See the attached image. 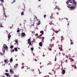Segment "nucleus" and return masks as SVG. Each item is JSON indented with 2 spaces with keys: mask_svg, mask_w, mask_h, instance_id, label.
<instances>
[{
  "mask_svg": "<svg viewBox=\"0 0 77 77\" xmlns=\"http://www.w3.org/2000/svg\"><path fill=\"white\" fill-rule=\"evenodd\" d=\"M68 8H70L71 10H73L77 6V2L75 0H68L66 2Z\"/></svg>",
  "mask_w": 77,
  "mask_h": 77,
  "instance_id": "obj_1",
  "label": "nucleus"
},
{
  "mask_svg": "<svg viewBox=\"0 0 77 77\" xmlns=\"http://www.w3.org/2000/svg\"><path fill=\"white\" fill-rule=\"evenodd\" d=\"M3 15L4 16H2L0 18V19L1 20H5L6 19V18H7V16L6 14V13H4Z\"/></svg>",
  "mask_w": 77,
  "mask_h": 77,
  "instance_id": "obj_2",
  "label": "nucleus"
},
{
  "mask_svg": "<svg viewBox=\"0 0 77 77\" xmlns=\"http://www.w3.org/2000/svg\"><path fill=\"white\" fill-rule=\"evenodd\" d=\"M30 40H31V38H29L28 39L27 44H29V46L28 47V48H29V46L32 45V42H30Z\"/></svg>",
  "mask_w": 77,
  "mask_h": 77,
  "instance_id": "obj_3",
  "label": "nucleus"
},
{
  "mask_svg": "<svg viewBox=\"0 0 77 77\" xmlns=\"http://www.w3.org/2000/svg\"><path fill=\"white\" fill-rule=\"evenodd\" d=\"M3 47L4 48V49L3 50V52H4V51H5V50L8 49V46H7V45H6L5 44L4 45Z\"/></svg>",
  "mask_w": 77,
  "mask_h": 77,
  "instance_id": "obj_4",
  "label": "nucleus"
},
{
  "mask_svg": "<svg viewBox=\"0 0 77 77\" xmlns=\"http://www.w3.org/2000/svg\"><path fill=\"white\" fill-rule=\"evenodd\" d=\"M26 35L25 32H22L21 34V36L22 37H24V36H26Z\"/></svg>",
  "mask_w": 77,
  "mask_h": 77,
  "instance_id": "obj_5",
  "label": "nucleus"
},
{
  "mask_svg": "<svg viewBox=\"0 0 77 77\" xmlns=\"http://www.w3.org/2000/svg\"><path fill=\"white\" fill-rule=\"evenodd\" d=\"M62 45H59V49H60V51H62Z\"/></svg>",
  "mask_w": 77,
  "mask_h": 77,
  "instance_id": "obj_6",
  "label": "nucleus"
},
{
  "mask_svg": "<svg viewBox=\"0 0 77 77\" xmlns=\"http://www.w3.org/2000/svg\"><path fill=\"white\" fill-rule=\"evenodd\" d=\"M49 46L48 47V49H49V50H50V51H51L52 50L51 48H52V47L51 46V45L49 44Z\"/></svg>",
  "mask_w": 77,
  "mask_h": 77,
  "instance_id": "obj_7",
  "label": "nucleus"
},
{
  "mask_svg": "<svg viewBox=\"0 0 77 77\" xmlns=\"http://www.w3.org/2000/svg\"><path fill=\"white\" fill-rule=\"evenodd\" d=\"M10 73H11V74L14 73V71L12 70V69H10Z\"/></svg>",
  "mask_w": 77,
  "mask_h": 77,
  "instance_id": "obj_8",
  "label": "nucleus"
},
{
  "mask_svg": "<svg viewBox=\"0 0 77 77\" xmlns=\"http://www.w3.org/2000/svg\"><path fill=\"white\" fill-rule=\"evenodd\" d=\"M11 37V35H10V33H9L8 34V40L10 39Z\"/></svg>",
  "mask_w": 77,
  "mask_h": 77,
  "instance_id": "obj_9",
  "label": "nucleus"
},
{
  "mask_svg": "<svg viewBox=\"0 0 77 77\" xmlns=\"http://www.w3.org/2000/svg\"><path fill=\"white\" fill-rule=\"evenodd\" d=\"M38 38H39V39H42V41H43V42H44V37Z\"/></svg>",
  "mask_w": 77,
  "mask_h": 77,
  "instance_id": "obj_10",
  "label": "nucleus"
},
{
  "mask_svg": "<svg viewBox=\"0 0 77 77\" xmlns=\"http://www.w3.org/2000/svg\"><path fill=\"white\" fill-rule=\"evenodd\" d=\"M39 45L40 47L42 46V42H40L39 43Z\"/></svg>",
  "mask_w": 77,
  "mask_h": 77,
  "instance_id": "obj_11",
  "label": "nucleus"
},
{
  "mask_svg": "<svg viewBox=\"0 0 77 77\" xmlns=\"http://www.w3.org/2000/svg\"><path fill=\"white\" fill-rule=\"evenodd\" d=\"M40 24H41V22L40 21H38V23H37V25H40Z\"/></svg>",
  "mask_w": 77,
  "mask_h": 77,
  "instance_id": "obj_12",
  "label": "nucleus"
},
{
  "mask_svg": "<svg viewBox=\"0 0 77 77\" xmlns=\"http://www.w3.org/2000/svg\"><path fill=\"white\" fill-rule=\"evenodd\" d=\"M62 72L63 74H65V70L64 69H63L62 70Z\"/></svg>",
  "mask_w": 77,
  "mask_h": 77,
  "instance_id": "obj_13",
  "label": "nucleus"
},
{
  "mask_svg": "<svg viewBox=\"0 0 77 77\" xmlns=\"http://www.w3.org/2000/svg\"><path fill=\"white\" fill-rule=\"evenodd\" d=\"M4 52V54H3L2 53V52H0V55L1 56H2V55H4L5 54V52Z\"/></svg>",
  "mask_w": 77,
  "mask_h": 77,
  "instance_id": "obj_14",
  "label": "nucleus"
},
{
  "mask_svg": "<svg viewBox=\"0 0 77 77\" xmlns=\"http://www.w3.org/2000/svg\"><path fill=\"white\" fill-rule=\"evenodd\" d=\"M40 33H42V35H44V31L42 30L40 32Z\"/></svg>",
  "mask_w": 77,
  "mask_h": 77,
  "instance_id": "obj_15",
  "label": "nucleus"
},
{
  "mask_svg": "<svg viewBox=\"0 0 77 77\" xmlns=\"http://www.w3.org/2000/svg\"><path fill=\"white\" fill-rule=\"evenodd\" d=\"M18 64H17L16 65L14 66V68H17V66H18Z\"/></svg>",
  "mask_w": 77,
  "mask_h": 77,
  "instance_id": "obj_16",
  "label": "nucleus"
},
{
  "mask_svg": "<svg viewBox=\"0 0 77 77\" xmlns=\"http://www.w3.org/2000/svg\"><path fill=\"white\" fill-rule=\"evenodd\" d=\"M14 49L15 51H17L18 49H17V48H14Z\"/></svg>",
  "mask_w": 77,
  "mask_h": 77,
  "instance_id": "obj_17",
  "label": "nucleus"
},
{
  "mask_svg": "<svg viewBox=\"0 0 77 77\" xmlns=\"http://www.w3.org/2000/svg\"><path fill=\"white\" fill-rule=\"evenodd\" d=\"M5 75H6L7 77H9V74L8 73H5Z\"/></svg>",
  "mask_w": 77,
  "mask_h": 77,
  "instance_id": "obj_18",
  "label": "nucleus"
},
{
  "mask_svg": "<svg viewBox=\"0 0 77 77\" xmlns=\"http://www.w3.org/2000/svg\"><path fill=\"white\" fill-rule=\"evenodd\" d=\"M15 42L16 43H18V40L17 39H16L15 40Z\"/></svg>",
  "mask_w": 77,
  "mask_h": 77,
  "instance_id": "obj_19",
  "label": "nucleus"
},
{
  "mask_svg": "<svg viewBox=\"0 0 77 77\" xmlns=\"http://www.w3.org/2000/svg\"><path fill=\"white\" fill-rule=\"evenodd\" d=\"M21 15H24V11H22V12L21 13Z\"/></svg>",
  "mask_w": 77,
  "mask_h": 77,
  "instance_id": "obj_20",
  "label": "nucleus"
},
{
  "mask_svg": "<svg viewBox=\"0 0 77 77\" xmlns=\"http://www.w3.org/2000/svg\"><path fill=\"white\" fill-rule=\"evenodd\" d=\"M10 61L11 62H12V61H13V60L12 59V58H11V59H10Z\"/></svg>",
  "mask_w": 77,
  "mask_h": 77,
  "instance_id": "obj_21",
  "label": "nucleus"
},
{
  "mask_svg": "<svg viewBox=\"0 0 77 77\" xmlns=\"http://www.w3.org/2000/svg\"><path fill=\"white\" fill-rule=\"evenodd\" d=\"M10 48H11L12 49V48H14V46L11 45V46H10Z\"/></svg>",
  "mask_w": 77,
  "mask_h": 77,
  "instance_id": "obj_22",
  "label": "nucleus"
},
{
  "mask_svg": "<svg viewBox=\"0 0 77 77\" xmlns=\"http://www.w3.org/2000/svg\"><path fill=\"white\" fill-rule=\"evenodd\" d=\"M3 11H3L4 13H6L5 12V8H4V7H3Z\"/></svg>",
  "mask_w": 77,
  "mask_h": 77,
  "instance_id": "obj_23",
  "label": "nucleus"
},
{
  "mask_svg": "<svg viewBox=\"0 0 77 77\" xmlns=\"http://www.w3.org/2000/svg\"><path fill=\"white\" fill-rule=\"evenodd\" d=\"M34 49L33 48H31V51H33V49Z\"/></svg>",
  "mask_w": 77,
  "mask_h": 77,
  "instance_id": "obj_24",
  "label": "nucleus"
},
{
  "mask_svg": "<svg viewBox=\"0 0 77 77\" xmlns=\"http://www.w3.org/2000/svg\"><path fill=\"white\" fill-rule=\"evenodd\" d=\"M63 36H62L61 37V38H62L61 39V41H62L63 39Z\"/></svg>",
  "mask_w": 77,
  "mask_h": 77,
  "instance_id": "obj_25",
  "label": "nucleus"
},
{
  "mask_svg": "<svg viewBox=\"0 0 77 77\" xmlns=\"http://www.w3.org/2000/svg\"><path fill=\"white\" fill-rule=\"evenodd\" d=\"M4 62H5V63H6V62H7V60H4Z\"/></svg>",
  "mask_w": 77,
  "mask_h": 77,
  "instance_id": "obj_26",
  "label": "nucleus"
},
{
  "mask_svg": "<svg viewBox=\"0 0 77 77\" xmlns=\"http://www.w3.org/2000/svg\"><path fill=\"white\" fill-rule=\"evenodd\" d=\"M12 52H14V51H15V50L14 49H13L12 50Z\"/></svg>",
  "mask_w": 77,
  "mask_h": 77,
  "instance_id": "obj_27",
  "label": "nucleus"
},
{
  "mask_svg": "<svg viewBox=\"0 0 77 77\" xmlns=\"http://www.w3.org/2000/svg\"><path fill=\"white\" fill-rule=\"evenodd\" d=\"M0 27H4L3 26H2V25H0Z\"/></svg>",
  "mask_w": 77,
  "mask_h": 77,
  "instance_id": "obj_28",
  "label": "nucleus"
},
{
  "mask_svg": "<svg viewBox=\"0 0 77 77\" xmlns=\"http://www.w3.org/2000/svg\"><path fill=\"white\" fill-rule=\"evenodd\" d=\"M55 32H56V33H58V32H59V31H56Z\"/></svg>",
  "mask_w": 77,
  "mask_h": 77,
  "instance_id": "obj_29",
  "label": "nucleus"
},
{
  "mask_svg": "<svg viewBox=\"0 0 77 77\" xmlns=\"http://www.w3.org/2000/svg\"><path fill=\"white\" fill-rule=\"evenodd\" d=\"M0 5L1 6H3V3H1L0 4Z\"/></svg>",
  "mask_w": 77,
  "mask_h": 77,
  "instance_id": "obj_30",
  "label": "nucleus"
},
{
  "mask_svg": "<svg viewBox=\"0 0 77 77\" xmlns=\"http://www.w3.org/2000/svg\"><path fill=\"white\" fill-rule=\"evenodd\" d=\"M56 1H54V4L55 5V4H56Z\"/></svg>",
  "mask_w": 77,
  "mask_h": 77,
  "instance_id": "obj_31",
  "label": "nucleus"
},
{
  "mask_svg": "<svg viewBox=\"0 0 77 77\" xmlns=\"http://www.w3.org/2000/svg\"><path fill=\"white\" fill-rule=\"evenodd\" d=\"M5 71L6 72H8V69L5 70Z\"/></svg>",
  "mask_w": 77,
  "mask_h": 77,
  "instance_id": "obj_32",
  "label": "nucleus"
},
{
  "mask_svg": "<svg viewBox=\"0 0 77 77\" xmlns=\"http://www.w3.org/2000/svg\"><path fill=\"white\" fill-rule=\"evenodd\" d=\"M0 1H1V2L3 3L4 2V0H0Z\"/></svg>",
  "mask_w": 77,
  "mask_h": 77,
  "instance_id": "obj_33",
  "label": "nucleus"
},
{
  "mask_svg": "<svg viewBox=\"0 0 77 77\" xmlns=\"http://www.w3.org/2000/svg\"><path fill=\"white\" fill-rule=\"evenodd\" d=\"M42 36V34H40L39 35V37H41V36Z\"/></svg>",
  "mask_w": 77,
  "mask_h": 77,
  "instance_id": "obj_34",
  "label": "nucleus"
},
{
  "mask_svg": "<svg viewBox=\"0 0 77 77\" xmlns=\"http://www.w3.org/2000/svg\"><path fill=\"white\" fill-rule=\"evenodd\" d=\"M16 2V1L14 0L13 2H12V3H14V2Z\"/></svg>",
  "mask_w": 77,
  "mask_h": 77,
  "instance_id": "obj_35",
  "label": "nucleus"
},
{
  "mask_svg": "<svg viewBox=\"0 0 77 77\" xmlns=\"http://www.w3.org/2000/svg\"><path fill=\"white\" fill-rule=\"evenodd\" d=\"M73 67L75 69H76V66H73Z\"/></svg>",
  "mask_w": 77,
  "mask_h": 77,
  "instance_id": "obj_36",
  "label": "nucleus"
},
{
  "mask_svg": "<svg viewBox=\"0 0 77 77\" xmlns=\"http://www.w3.org/2000/svg\"><path fill=\"white\" fill-rule=\"evenodd\" d=\"M49 64V65H51V64H52V63L51 62H50Z\"/></svg>",
  "mask_w": 77,
  "mask_h": 77,
  "instance_id": "obj_37",
  "label": "nucleus"
},
{
  "mask_svg": "<svg viewBox=\"0 0 77 77\" xmlns=\"http://www.w3.org/2000/svg\"><path fill=\"white\" fill-rule=\"evenodd\" d=\"M38 34L37 33V34H35V36H38Z\"/></svg>",
  "mask_w": 77,
  "mask_h": 77,
  "instance_id": "obj_38",
  "label": "nucleus"
},
{
  "mask_svg": "<svg viewBox=\"0 0 77 77\" xmlns=\"http://www.w3.org/2000/svg\"><path fill=\"white\" fill-rule=\"evenodd\" d=\"M71 60L72 61V62H74V60H73V59H71Z\"/></svg>",
  "mask_w": 77,
  "mask_h": 77,
  "instance_id": "obj_39",
  "label": "nucleus"
},
{
  "mask_svg": "<svg viewBox=\"0 0 77 77\" xmlns=\"http://www.w3.org/2000/svg\"><path fill=\"white\" fill-rule=\"evenodd\" d=\"M61 63H63V61L62 60H61Z\"/></svg>",
  "mask_w": 77,
  "mask_h": 77,
  "instance_id": "obj_40",
  "label": "nucleus"
},
{
  "mask_svg": "<svg viewBox=\"0 0 77 77\" xmlns=\"http://www.w3.org/2000/svg\"><path fill=\"white\" fill-rule=\"evenodd\" d=\"M35 19H37V17H36V16H35Z\"/></svg>",
  "mask_w": 77,
  "mask_h": 77,
  "instance_id": "obj_41",
  "label": "nucleus"
},
{
  "mask_svg": "<svg viewBox=\"0 0 77 77\" xmlns=\"http://www.w3.org/2000/svg\"><path fill=\"white\" fill-rule=\"evenodd\" d=\"M56 59H57L56 57H55V60H54L55 61H56Z\"/></svg>",
  "mask_w": 77,
  "mask_h": 77,
  "instance_id": "obj_42",
  "label": "nucleus"
},
{
  "mask_svg": "<svg viewBox=\"0 0 77 77\" xmlns=\"http://www.w3.org/2000/svg\"><path fill=\"white\" fill-rule=\"evenodd\" d=\"M14 77H18V76L16 75H15Z\"/></svg>",
  "mask_w": 77,
  "mask_h": 77,
  "instance_id": "obj_43",
  "label": "nucleus"
},
{
  "mask_svg": "<svg viewBox=\"0 0 77 77\" xmlns=\"http://www.w3.org/2000/svg\"><path fill=\"white\" fill-rule=\"evenodd\" d=\"M20 32V30H18L17 31V32Z\"/></svg>",
  "mask_w": 77,
  "mask_h": 77,
  "instance_id": "obj_44",
  "label": "nucleus"
},
{
  "mask_svg": "<svg viewBox=\"0 0 77 77\" xmlns=\"http://www.w3.org/2000/svg\"><path fill=\"white\" fill-rule=\"evenodd\" d=\"M44 17L45 18V17H46V15H44Z\"/></svg>",
  "mask_w": 77,
  "mask_h": 77,
  "instance_id": "obj_45",
  "label": "nucleus"
},
{
  "mask_svg": "<svg viewBox=\"0 0 77 77\" xmlns=\"http://www.w3.org/2000/svg\"><path fill=\"white\" fill-rule=\"evenodd\" d=\"M26 68H27V69H30V68H29V67H28L26 66Z\"/></svg>",
  "mask_w": 77,
  "mask_h": 77,
  "instance_id": "obj_46",
  "label": "nucleus"
},
{
  "mask_svg": "<svg viewBox=\"0 0 77 77\" xmlns=\"http://www.w3.org/2000/svg\"><path fill=\"white\" fill-rule=\"evenodd\" d=\"M72 45V44H73V42H71V43H70Z\"/></svg>",
  "mask_w": 77,
  "mask_h": 77,
  "instance_id": "obj_47",
  "label": "nucleus"
},
{
  "mask_svg": "<svg viewBox=\"0 0 77 77\" xmlns=\"http://www.w3.org/2000/svg\"><path fill=\"white\" fill-rule=\"evenodd\" d=\"M52 46L53 47H54V46L53 45H52L51 47H52Z\"/></svg>",
  "mask_w": 77,
  "mask_h": 77,
  "instance_id": "obj_48",
  "label": "nucleus"
},
{
  "mask_svg": "<svg viewBox=\"0 0 77 77\" xmlns=\"http://www.w3.org/2000/svg\"><path fill=\"white\" fill-rule=\"evenodd\" d=\"M24 8L25 9L26 8V7H25V5H24Z\"/></svg>",
  "mask_w": 77,
  "mask_h": 77,
  "instance_id": "obj_49",
  "label": "nucleus"
},
{
  "mask_svg": "<svg viewBox=\"0 0 77 77\" xmlns=\"http://www.w3.org/2000/svg\"><path fill=\"white\" fill-rule=\"evenodd\" d=\"M8 32H6V33H7V34H8V35L9 34H8Z\"/></svg>",
  "mask_w": 77,
  "mask_h": 77,
  "instance_id": "obj_50",
  "label": "nucleus"
},
{
  "mask_svg": "<svg viewBox=\"0 0 77 77\" xmlns=\"http://www.w3.org/2000/svg\"><path fill=\"white\" fill-rule=\"evenodd\" d=\"M35 61H37V60L36 59H35Z\"/></svg>",
  "mask_w": 77,
  "mask_h": 77,
  "instance_id": "obj_51",
  "label": "nucleus"
},
{
  "mask_svg": "<svg viewBox=\"0 0 77 77\" xmlns=\"http://www.w3.org/2000/svg\"><path fill=\"white\" fill-rule=\"evenodd\" d=\"M53 14H51V16L52 17V16H53Z\"/></svg>",
  "mask_w": 77,
  "mask_h": 77,
  "instance_id": "obj_52",
  "label": "nucleus"
},
{
  "mask_svg": "<svg viewBox=\"0 0 77 77\" xmlns=\"http://www.w3.org/2000/svg\"><path fill=\"white\" fill-rule=\"evenodd\" d=\"M18 48V49H19V50H20V48Z\"/></svg>",
  "mask_w": 77,
  "mask_h": 77,
  "instance_id": "obj_53",
  "label": "nucleus"
},
{
  "mask_svg": "<svg viewBox=\"0 0 77 77\" xmlns=\"http://www.w3.org/2000/svg\"><path fill=\"white\" fill-rule=\"evenodd\" d=\"M69 23H68V24H67V26H69Z\"/></svg>",
  "mask_w": 77,
  "mask_h": 77,
  "instance_id": "obj_54",
  "label": "nucleus"
},
{
  "mask_svg": "<svg viewBox=\"0 0 77 77\" xmlns=\"http://www.w3.org/2000/svg\"><path fill=\"white\" fill-rule=\"evenodd\" d=\"M53 41V39H51V41Z\"/></svg>",
  "mask_w": 77,
  "mask_h": 77,
  "instance_id": "obj_55",
  "label": "nucleus"
},
{
  "mask_svg": "<svg viewBox=\"0 0 77 77\" xmlns=\"http://www.w3.org/2000/svg\"><path fill=\"white\" fill-rule=\"evenodd\" d=\"M71 42H72V40L71 39H70Z\"/></svg>",
  "mask_w": 77,
  "mask_h": 77,
  "instance_id": "obj_56",
  "label": "nucleus"
},
{
  "mask_svg": "<svg viewBox=\"0 0 77 77\" xmlns=\"http://www.w3.org/2000/svg\"><path fill=\"white\" fill-rule=\"evenodd\" d=\"M66 20H68V19L67 18H66Z\"/></svg>",
  "mask_w": 77,
  "mask_h": 77,
  "instance_id": "obj_57",
  "label": "nucleus"
},
{
  "mask_svg": "<svg viewBox=\"0 0 77 77\" xmlns=\"http://www.w3.org/2000/svg\"><path fill=\"white\" fill-rule=\"evenodd\" d=\"M38 0L39 2H41V0Z\"/></svg>",
  "mask_w": 77,
  "mask_h": 77,
  "instance_id": "obj_58",
  "label": "nucleus"
},
{
  "mask_svg": "<svg viewBox=\"0 0 77 77\" xmlns=\"http://www.w3.org/2000/svg\"><path fill=\"white\" fill-rule=\"evenodd\" d=\"M6 32H8V31L7 30H6Z\"/></svg>",
  "mask_w": 77,
  "mask_h": 77,
  "instance_id": "obj_59",
  "label": "nucleus"
},
{
  "mask_svg": "<svg viewBox=\"0 0 77 77\" xmlns=\"http://www.w3.org/2000/svg\"><path fill=\"white\" fill-rule=\"evenodd\" d=\"M58 10H59V11L60 10V9H59V8H58Z\"/></svg>",
  "mask_w": 77,
  "mask_h": 77,
  "instance_id": "obj_60",
  "label": "nucleus"
},
{
  "mask_svg": "<svg viewBox=\"0 0 77 77\" xmlns=\"http://www.w3.org/2000/svg\"><path fill=\"white\" fill-rule=\"evenodd\" d=\"M36 19V20H37V21H38V19L37 18V19Z\"/></svg>",
  "mask_w": 77,
  "mask_h": 77,
  "instance_id": "obj_61",
  "label": "nucleus"
},
{
  "mask_svg": "<svg viewBox=\"0 0 77 77\" xmlns=\"http://www.w3.org/2000/svg\"><path fill=\"white\" fill-rule=\"evenodd\" d=\"M17 29H18V30H19V29H20L18 28H17Z\"/></svg>",
  "mask_w": 77,
  "mask_h": 77,
  "instance_id": "obj_62",
  "label": "nucleus"
},
{
  "mask_svg": "<svg viewBox=\"0 0 77 77\" xmlns=\"http://www.w3.org/2000/svg\"><path fill=\"white\" fill-rule=\"evenodd\" d=\"M20 26H21V24H20Z\"/></svg>",
  "mask_w": 77,
  "mask_h": 77,
  "instance_id": "obj_63",
  "label": "nucleus"
},
{
  "mask_svg": "<svg viewBox=\"0 0 77 77\" xmlns=\"http://www.w3.org/2000/svg\"><path fill=\"white\" fill-rule=\"evenodd\" d=\"M69 50H71V49H69Z\"/></svg>",
  "mask_w": 77,
  "mask_h": 77,
  "instance_id": "obj_64",
  "label": "nucleus"
}]
</instances>
